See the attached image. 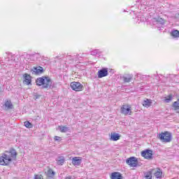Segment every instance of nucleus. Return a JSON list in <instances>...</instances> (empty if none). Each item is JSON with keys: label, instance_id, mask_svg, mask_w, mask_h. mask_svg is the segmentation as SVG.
Returning <instances> with one entry per match:
<instances>
[{"label": "nucleus", "instance_id": "obj_25", "mask_svg": "<svg viewBox=\"0 0 179 179\" xmlns=\"http://www.w3.org/2000/svg\"><path fill=\"white\" fill-rule=\"evenodd\" d=\"M171 100H173V96L171 95H169L166 97H165V103H170V101H171Z\"/></svg>", "mask_w": 179, "mask_h": 179}, {"label": "nucleus", "instance_id": "obj_23", "mask_svg": "<svg viewBox=\"0 0 179 179\" xmlns=\"http://www.w3.org/2000/svg\"><path fill=\"white\" fill-rule=\"evenodd\" d=\"M173 107L176 112L179 113V102L175 101L173 104Z\"/></svg>", "mask_w": 179, "mask_h": 179}, {"label": "nucleus", "instance_id": "obj_2", "mask_svg": "<svg viewBox=\"0 0 179 179\" xmlns=\"http://www.w3.org/2000/svg\"><path fill=\"white\" fill-rule=\"evenodd\" d=\"M36 84L37 86H42V89H49L51 88L52 80L48 76H43L36 79Z\"/></svg>", "mask_w": 179, "mask_h": 179}, {"label": "nucleus", "instance_id": "obj_15", "mask_svg": "<svg viewBox=\"0 0 179 179\" xmlns=\"http://www.w3.org/2000/svg\"><path fill=\"white\" fill-rule=\"evenodd\" d=\"M121 136L119 134L113 133L111 134L110 141H113L114 142L119 141Z\"/></svg>", "mask_w": 179, "mask_h": 179}, {"label": "nucleus", "instance_id": "obj_29", "mask_svg": "<svg viewBox=\"0 0 179 179\" xmlns=\"http://www.w3.org/2000/svg\"><path fill=\"white\" fill-rule=\"evenodd\" d=\"M80 57L82 58V57H85V56H84V55H81V56H80Z\"/></svg>", "mask_w": 179, "mask_h": 179}, {"label": "nucleus", "instance_id": "obj_19", "mask_svg": "<svg viewBox=\"0 0 179 179\" xmlns=\"http://www.w3.org/2000/svg\"><path fill=\"white\" fill-rule=\"evenodd\" d=\"M171 36L173 37V38H178L179 37V31L177 29H173L171 32Z\"/></svg>", "mask_w": 179, "mask_h": 179}, {"label": "nucleus", "instance_id": "obj_3", "mask_svg": "<svg viewBox=\"0 0 179 179\" xmlns=\"http://www.w3.org/2000/svg\"><path fill=\"white\" fill-rule=\"evenodd\" d=\"M158 138L159 139H160L161 141L164 142V143H169V142H171L173 136L171 133L169 131H164L159 134Z\"/></svg>", "mask_w": 179, "mask_h": 179}, {"label": "nucleus", "instance_id": "obj_10", "mask_svg": "<svg viewBox=\"0 0 179 179\" xmlns=\"http://www.w3.org/2000/svg\"><path fill=\"white\" fill-rule=\"evenodd\" d=\"M23 83L27 85H31V76L27 73H24Z\"/></svg>", "mask_w": 179, "mask_h": 179}, {"label": "nucleus", "instance_id": "obj_26", "mask_svg": "<svg viewBox=\"0 0 179 179\" xmlns=\"http://www.w3.org/2000/svg\"><path fill=\"white\" fill-rule=\"evenodd\" d=\"M99 54V50H94L91 52V55H97Z\"/></svg>", "mask_w": 179, "mask_h": 179}, {"label": "nucleus", "instance_id": "obj_4", "mask_svg": "<svg viewBox=\"0 0 179 179\" xmlns=\"http://www.w3.org/2000/svg\"><path fill=\"white\" fill-rule=\"evenodd\" d=\"M70 87L75 92H82L83 90V85L79 82L71 83Z\"/></svg>", "mask_w": 179, "mask_h": 179}, {"label": "nucleus", "instance_id": "obj_21", "mask_svg": "<svg viewBox=\"0 0 179 179\" xmlns=\"http://www.w3.org/2000/svg\"><path fill=\"white\" fill-rule=\"evenodd\" d=\"M143 107H150L152 106V100L147 99L143 101Z\"/></svg>", "mask_w": 179, "mask_h": 179}, {"label": "nucleus", "instance_id": "obj_30", "mask_svg": "<svg viewBox=\"0 0 179 179\" xmlns=\"http://www.w3.org/2000/svg\"><path fill=\"white\" fill-rule=\"evenodd\" d=\"M0 90H1V87H0Z\"/></svg>", "mask_w": 179, "mask_h": 179}, {"label": "nucleus", "instance_id": "obj_7", "mask_svg": "<svg viewBox=\"0 0 179 179\" xmlns=\"http://www.w3.org/2000/svg\"><path fill=\"white\" fill-rule=\"evenodd\" d=\"M126 163L130 167H136L138 166V159L135 157H131L126 160Z\"/></svg>", "mask_w": 179, "mask_h": 179}, {"label": "nucleus", "instance_id": "obj_9", "mask_svg": "<svg viewBox=\"0 0 179 179\" xmlns=\"http://www.w3.org/2000/svg\"><path fill=\"white\" fill-rule=\"evenodd\" d=\"M106 76H108V69L103 68L98 71V78L101 79V78H106Z\"/></svg>", "mask_w": 179, "mask_h": 179}, {"label": "nucleus", "instance_id": "obj_18", "mask_svg": "<svg viewBox=\"0 0 179 179\" xmlns=\"http://www.w3.org/2000/svg\"><path fill=\"white\" fill-rule=\"evenodd\" d=\"M155 178L157 179H162L163 177V172L162 171V170L159 169L157 172H155L154 173Z\"/></svg>", "mask_w": 179, "mask_h": 179}, {"label": "nucleus", "instance_id": "obj_20", "mask_svg": "<svg viewBox=\"0 0 179 179\" xmlns=\"http://www.w3.org/2000/svg\"><path fill=\"white\" fill-rule=\"evenodd\" d=\"M57 163L59 166H62L65 163V158L64 157H59L57 159Z\"/></svg>", "mask_w": 179, "mask_h": 179}, {"label": "nucleus", "instance_id": "obj_12", "mask_svg": "<svg viewBox=\"0 0 179 179\" xmlns=\"http://www.w3.org/2000/svg\"><path fill=\"white\" fill-rule=\"evenodd\" d=\"M133 78L134 76L132 74H126L122 77L123 82H124V83H129Z\"/></svg>", "mask_w": 179, "mask_h": 179}, {"label": "nucleus", "instance_id": "obj_17", "mask_svg": "<svg viewBox=\"0 0 179 179\" xmlns=\"http://www.w3.org/2000/svg\"><path fill=\"white\" fill-rule=\"evenodd\" d=\"M4 106L8 110H12L13 108V105L12 104V102L9 100L6 101Z\"/></svg>", "mask_w": 179, "mask_h": 179}, {"label": "nucleus", "instance_id": "obj_14", "mask_svg": "<svg viewBox=\"0 0 179 179\" xmlns=\"http://www.w3.org/2000/svg\"><path fill=\"white\" fill-rule=\"evenodd\" d=\"M111 179H122V175L120 172H113L110 175Z\"/></svg>", "mask_w": 179, "mask_h": 179}, {"label": "nucleus", "instance_id": "obj_27", "mask_svg": "<svg viewBox=\"0 0 179 179\" xmlns=\"http://www.w3.org/2000/svg\"><path fill=\"white\" fill-rule=\"evenodd\" d=\"M54 140L57 142H59V141H61V137L56 136H55Z\"/></svg>", "mask_w": 179, "mask_h": 179}, {"label": "nucleus", "instance_id": "obj_22", "mask_svg": "<svg viewBox=\"0 0 179 179\" xmlns=\"http://www.w3.org/2000/svg\"><path fill=\"white\" fill-rule=\"evenodd\" d=\"M47 174L48 177H50V178H53L54 176H55V172L52 171V169H48Z\"/></svg>", "mask_w": 179, "mask_h": 179}, {"label": "nucleus", "instance_id": "obj_16", "mask_svg": "<svg viewBox=\"0 0 179 179\" xmlns=\"http://www.w3.org/2000/svg\"><path fill=\"white\" fill-rule=\"evenodd\" d=\"M59 129L62 133L69 132L71 131V129L66 126H59Z\"/></svg>", "mask_w": 179, "mask_h": 179}, {"label": "nucleus", "instance_id": "obj_13", "mask_svg": "<svg viewBox=\"0 0 179 179\" xmlns=\"http://www.w3.org/2000/svg\"><path fill=\"white\" fill-rule=\"evenodd\" d=\"M32 71L34 72L35 75H41V73L44 72V69L41 66L34 67Z\"/></svg>", "mask_w": 179, "mask_h": 179}, {"label": "nucleus", "instance_id": "obj_5", "mask_svg": "<svg viewBox=\"0 0 179 179\" xmlns=\"http://www.w3.org/2000/svg\"><path fill=\"white\" fill-rule=\"evenodd\" d=\"M152 24H154V26H157L159 30H162V27H163V24H164V20L160 17L153 18Z\"/></svg>", "mask_w": 179, "mask_h": 179}, {"label": "nucleus", "instance_id": "obj_28", "mask_svg": "<svg viewBox=\"0 0 179 179\" xmlns=\"http://www.w3.org/2000/svg\"><path fill=\"white\" fill-rule=\"evenodd\" d=\"M36 99L37 100V99H39L40 95H35Z\"/></svg>", "mask_w": 179, "mask_h": 179}, {"label": "nucleus", "instance_id": "obj_1", "mask_svg": "<svg viewBox=\"0 0 179 179\" xmlns=\"http://www.w3.org/2000/svg\"><path fill=\"white\" fill-rule=\"evenodd\" d=\"M17 152L15 149H10L9 151H6L1 157H0V164L1 166H8L10 164L12 160L16 159Z\"/></svg>", "mask_w": 179, "mask_h": 179}, {"label": "nucleus", "instance_id": "obj_8", "mask_svg": "<svg viewBox=\"0 0 179 179\" xmlns=\"http://www.w3.org/2000/svg\"><path fill=\"white\" fill-rule=\"evenodd\" d=\"M120 113L124 115H131V114H132V110H131L130 106H127L125 105H123L120 108Z\"/></svg>", "mask_w": 179, "mask_h": 179}, {"label": "nucleus", "instance_id": "obj_6", "mask_svg": "<svg viewBox=\"0 0 179 179\" xmlns=\"http://www.w3.org/2000/svg\"><path fill=\"white\" fill-rule=\"evenodd\" d=\"M141 156L147 160H152L153 159V151L152 150H145L141 152Z\"/></svg>", "mask_w": 179, "mask_h": 179}, {"label": "nucleus", "instance_id": "obj_11", "mask_svg": "<svg viewBox=\"0 0 179 179\" xmlns=\"http://www.w3.org/2000/svg\"><path fill=\"white\" fill-rule=\"evenodd\" d=\"M71 164L73 166H80L82 164V159L79 157H73L71 159Z\"/></svg>", "mask_w": 179, "mask_h": 179}, {"label": "nucleus", "instance_id": "obj_24", "mask_svg": "<svg viewBox=\"0 0 179 179\" xmlns=\"http://www.w3.org/2000/svg\"><path fill=\"white\" fill-rule=\"evenodd\" d=\"M24 124L26 128H33V124L29 121L24 122Z\"/></svg>", "mask_w": 179, "mask_h": 179}]
</instances>
